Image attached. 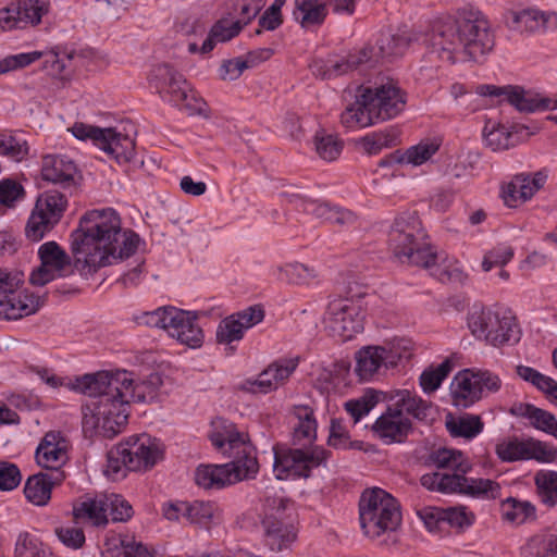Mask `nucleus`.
I'll return each instance as SVG.
<instances>
[{
	"label": "nucleus",
	"instance_id": "f257e3e1",
	"mask_svg": "<svg viewBox=\"0 0 557 557\" xmlns=\"http://www.w3.org/2000/svg\"><path fill=\"white\" fill-rule=\"evenodd\" d=\"M71 237L74 267L84 275L123 262L146 247L135 231L122 227L121 218L112 208L85 213Z\"/></svg>",
	"mask_w": 557,
	"mask_h": 557
},
{
	"label": "nucleus",
	"instance_id": "f03ea898",
	"mask_svg": "<svg viewBox=\"0 0 557 557\" xmlns=\"http://www.w3.org/2000/svg\"><path fill=\"white\" fill-rule=\"evenodd\" d=\"M71 391L90 398L94 408L96 432L111 438L126 424L132 404L163 401L166 392L161 385H69Z\"/></svg>",
	"mask_w": 557,
	"mask_h": 557
},
{
	"label": "nucleus",
	"instance_id": "7ed1b4c3",
	"mask_svg": "<svg viewBox=\"0 0 557 557\" xmlns=\"http://www.w3.org/2000/svg\"><path fill=\"white\" fill-rule=\"evenodd\" d=\"M406 101V94L393 82L368 87L343 111L341 122L348 129L363 128L396 117Z\"/></svg>",
	"mask_w": 557,
	"mask_h": 557
},
{
	"label": "nucleus",
	"instance_id": "20e7f679",
	"mask_svg": "<svg viewBox=\"0 0 557 557\" xmlns=\"http://www.w3.org/2000/svg\"><path fill=\"white\" fill-rule=\"evenodd\" d=\"M388 246L394 257L404 264L428 265L431 244L419 216L413 212L399 214L391 226Z\"/></svg>",
	"mask_w": 557,
	"mask_h": 557
},
{
	"label": "nucleus",
	"instance_id": "39448f33",
	"mask_svg": "<svg viewBox=\"0 0 557 557\" xmlns=\"http://www.w3.org/2000/svg\"><path fill=\"white\" fill-rule=\"evenodd\" d=\"M150 83L165 102L185 110L189 115H207V102L172 65H156L150 73Z\"/></svg>",
	"mask_w": 557,
	"mask_h": 557
},
{
	"label": "nucleus",
	"instance_id": "423d86ee",
	"mask_svg": "<svg viewBox=\"0 0 557 557\" xmlns=\"http://www.w3.org/2000/svg\"><path fill=\"white\" fill-rule=\"evenodd\" d=\"M359 520L363 533L377 537L395 531L401 521L397 500L380 487L366 490L359 500Z\"/></svg>",
	"mask_w": 557,
	"mask_h": 557
},
{
	"label": "nucleus",
	"instance_id": "0eeeda50",
	"mask_svg": "<svg viewBox=\"0 0 557 557\" xmlns=\"http://www.w3.org/2000/svg\"><path fill=\"white\" fill-rule=\"evenodd\" d=\"M468 326L473 336L494 347L516 345L522 335L509 309H475L469 313Z\"/></svg>",
	"mask_w": 557,
	"mask_h": 557
},
{
	"label": "nucleus",
	"instance_id": "6e6552de",
	"mask_svg": "<svg viewBox=\"0 0 557 557\" xmlns=\"http://www.w3.org/2000/svg\"><path fill=\"white\" fill-rule=\"evenodd\" d=\"M431 462L441 469H449L453 473L432 472L421 476V484L430 490L444 494L463 493L466 474L472 465L460 451L449 448H440L430 456Z\"/></svg>",
	"mask_w": 557,
	"mask_h": 557
},
{
	"label": "nucleus",
	"instance_id": "1a4fd4ad",
	"mask_svg": "<svg viewBox=\"0 0 557 557\" xmlns=\"http://www.w3.org/2000/svg\"><path fill=\"white\" fill-rule=\"evenodd\" d=\"M411 357L409 342L394 341L385 346H366L355 356L356 373L362 381L380 380L388 370Z\"/></svg>",
	"mask_w": 557,
	"mask_h": 557
},
{
	"label": "nucleus",
	"instance_id": "9d476101",
	"mask_svg": "<svg viewBox=\"0 0 557 557\" xmlns=\"http://www.w3.org/2000/svg\"><path fill=\"white\" fill-rule=\"evenodd\" d=\"M24 274L0 269V320H17L36 313L44 299L23 289Z\"/></svg>",
	"mask_w": 557,
	"mask_h": 557
},
{
	"label": "nucleus",
	"instance_id": "9b49d317",
	"mask_svg": "<svg viewBox=\"0 0 557 557\" xmlns=\"http://www.w3.org/2000/svg\"><path fill=\"white\" fill-rule=\"evenodd\" d=\"M72 135L79 140H91L92 144L106 152L120 165H126L134 162L135 141L124 133L115 128H101L98 126L76 122L69 128Z\"/></svg>",
	"mask_w": 557,
	"mask_h": 557
},
{
	"label": "nucleus",
	"instance_id": "f8f14e48",
	"mask_svg": "<svg viewBox=\"0 0 557 557\" xmlns=\"http://www.w3.org/2000/svg\"><path fill=\"white\" fill-rule=\"evenodd\" d=\"M244 453L246 455L236 456L225 465H200L195 471L196 484L203 488L219 490L252 478L258 472L257 458L249 455V449Z\"/></svg>",
	"mask_w": 557,
	"mask_h": 557
},
{
	"label": "nucleus",
	"instance_id": "ddd939ff",
	"mask_svg": "<svg viewBox=\"0 0 557 557\" xmlns=\"http://www.w3.org/2000/svg\"><path fill=\"white\" fill-rule=\"evenodd\" d=\"M461 55L479 62L495 47V35L486 16L474 10L465 12L460 18Z\"/></svg>",
	"mask_w": 557,
	"mask_h": 557
},
{
	"label": "nucleus",
	"instance_id": "4468645a",
	"mask_svg": "<svg viewBox=\"0 0 557 557\" xmlns=\"http://www.w3.org/2000/svg\"><path fill=\"white\" fill-rule=\"evenodd\" d=\"M73 513L76 520L88 521L95 527L107 525L111 516L113 522H125L133 515L131 504L119 494H102L95 498H88L74 507Z\"/></svg>",
	"mask_w": 557,
	"mask_h": 557
},
{
	"label": "nucleus",
	"instance_id": "2eb2a0df",
	"mask_svg": "<svg viewBox=\"0 0 557 557\" xmlns=\"http://www.w3.org/2000/svg\"><path fill=\"white\" fill-rule=\"evenodd\" d=\"M67 207L65 196L55 190L41 194L26 225V236L38 242L59 223Z\"/></svg>",
	"mask_w": 557,
	"mask_h": 557
},
{
	"label": "nucleus",
	"instance_id": "dca6fc26",
	"mask_svg": "<svg viewBox=\"0 0 557 557\" xmlns=\"http://www.w3.org/2000/svg\"><path fill=\"white\" fill-rule=\"evenodd\" d=\"M324 323L331 336L346 342L363 331V314L355 300L338 298L330 301Z\"/></svg>",
	"mask_w": 557,
	"mask_h": 557
},
{
	"label": "nucleus",
	"instance_id": "f3484780",
	"mask_svg": "<svg viewBox=\"0 0 557 557\" xmlns=\"http://www.w3.org/2000/svg\"><path fill=\"white\" fill-rule=\"evenodd\" d=\"M327 458V451L315 447L310 450H274V472L278 480L308 478L312 468L319 467Z\"/></svg>",
	"mask_w": 557,
	"mask_h": 557
},
{
	"label": "nucleus",
	"instance_id": "a211bd4d",
	"mask_svg": "<svg viewBox=\"0 0 557 557\" xmlns=\"http://www.w3.org/2000/svg\"><path fill=\"white\" fill-rule=\"evenodd\" d=\"M475 91L482 97L503 98L520 112L557 110V95L555 97H547L527 91L518 86H495L490 84L479 85Z\"/></svg>",
	"mask_w": 557,
	"mask_h": 557
},
{
	"label": "nucleus",
	"instance_id": "6ab92c4d",
	"mask_svg": "<svg viewBox=\"0 0 557 557\" xmlns=\"http://www.w3.org/2000/svg\"><path fill=\"white\" fill-rule=\"evenodd\" d=\"M38 257L40 264L29 275V282L34 286H45L73 272L70 256L53 240L40 245Z\"/></svg>",
	"mask_w": 557,
	"mask_h": 557
},
{
	"label": "nucleus",
	"instance_id": "aec40b11",
	"mask_svg": "<svg viewBox=\"0 0 557 557\" xmlns=\"http://www.w3.org/2000/svg\"><path fill=\"white\" fill-rule=\"evenodd\" d=\"M460 20H440L433 23L425 34L424 44L430 53H435L441 60L454 63L461 55Z\"/></svg>",
	"mask_w": 557,
	"mask_h": 557
},
{
	"label": "nucleus",
	"instance_id": "412c9836",
	"mask_svg": "<svg viewBox=\"0 0 557 557\" xmlns=\"http://www.w3.org/2000/svg\"><path fill=\"white\" fill-rule=\"evenodd\" d=\"M369 51H350L346 54L330 53L325 58H314L310 70L315 77L333 79L346 75L369 62Z\"/></svg>",
	"mask_w": 557,
	"mask_h": 557
},
{
	"label": "nucleus",
	"instance_id": "4be33fe9",
	"mask_svg": "<svg viewBox=\"0 0 557 557\" xmlns=\"http://www.w3.org/2000/svg\"><path fill=\"white\" fill-rule=\"evenodd\" d=\"M49 10L48 0H21L0 10V28L11 30L37 25Z\"/></svg>",
	"mask_w": 557,
	"mask_h": 557
},
{
	"label": "nucleus",
	"instance_id": "5701e85b",
	"mask_svg": "<svg viewBox=\"0 0 557 557\" xmlns=\"http://www.w3.org/2000/svg\"><path fill=\"white\" fill-rule=\"evenodd\" d=\"M209 438L212 445L224 455L235 459L236 456L246 455L244 450L249 448V455L255 456L252 446L246 436L239 433L232 422L223 418H216L211 422Z\"/></svg>",
	"mask_w": 557,
	"mask_h": 557
},
{
	"label": "nucleus",
	"instance_id": "b1692460",
	"mask_svg": "<svg viewBox=\"0 0 557 557\" xmlns=\"http://www.w3.org/2000/svg\"><path fill=\"white\" fill-rule=\"evenodd\" d=\"M124 454L127 456L131 471H141L152 468L162 456L161 449L147 434L133 435L121 442Z\"/></svg>",
	"mask_w": 557,
	"mask_h": 557
},
{
	"label": "nucleus",
	"instance_id": "393cba45",
	"mask_svg": "<svg viewBox=\"0 0 557 557\" xmlns=\"http://www.w3.org/2000/svg\"><path fill=\"white\" fill-rule=\"evenodd\" d=\"M263 318L264 311L260 306H252L224 318L216 327L218 343L228 345L240 341L245 332L260 323Z\"/></svg>",
	"mask_w": 557,
	"mask_h": 557
},
{
	"label": "nucleus",
	"instance_id": "a878e982",
	"mask_svg": "<svg viewBox=\"0 0 557 557\" xmlns=\"http://www.w3.org/2000/svg\"><path fill=\"white\" fill-rule=\"evenodd\" d=\"M547 174L537 171L534 174L520 173L503 186L502 198L509 208L530 200L546 183Z\"/></svg>",
	"mask_w": 557,
	"mask_h": 557
},
{
	"label": "nucleus",
	"instance_id": "bb28decb",
	"mask_svg": "<svg viewBox=\"0 0 557 557\" xmlns=\"http://www.w3.org/2000/svg\"><path fill=\"white\" fill-rule=\"evenodd\" d=\"M166 332L180 343L198 348L203 343V332L197 324V314L193 311H185L173 307Z\"/></svg>",
	"mask_w": 557,
	"mask_h": 557
},
{
	"label": "nucleus",
	"instance_id": "cd10ccee",
	"mask_svg": "<svg viewBox=\"0 0 557 557\" xmlns=\"http://www.w3.org/2000/svg\"><path fill=\"white\" fill-rule=\"evenodd\" d=\"M410 37L406 32L398 30L393 33L391 30L381 32L374 46H366L361 50L369 51L368 65H373L384 60H392L403 55L408 49Z\"/></svg>",
	"mask_w": 557,
	"mask_h": 557
},
{
	"label": "nucleus",
	"instance_id": "c85d7f7f",
	"mask_svg": "<svg viewBox=\"0 0 557 557\" xmlns=\"http://www.w3.org/2000/svg\"><path fill=\"white\" fill-rule=\"evenodd\" d=\"M529 135L528 127L520 124L507 125L487 121L483 128L484 141L493 151H503L515 147Z\"/></svg>",
	"mask_w": 557,
	"mask_h": 557
},
{
	"label": "nucleus",
	"instance_id": "c756f323",
	"mask_svg": "<svg viewBox=\"0 0 557 557\" xmlns=\"http://www.w3.org/2000/svg\"><path fill=\"white\" fill-rule=\"evenodd\" d=\"M510 29L518 32H546L557 28V13L536 9L510 11L506 17Z\"/></svg>",
	"mask_w": 557,
	"mask_h": 557
},
{
	"label": "nucleus",
	"instance_id": "7c9ffc66",
	"mask_svg": "<svg viewBox=\"0 0 557 557\" xmlns=\"http://www.w3.org/2000/svg\"><path fill=\"white\" fill-rule=\"evenodd\" d=\"M374 434L384 443H400L411 430V422L400 409L388 407L372 426Z\"/></svg>",
	"mask_w": 557,
	"mask_h": 557
},
{
	"label": "nucleus",
	"instance_id": "2f4dec72",
	"mask_svg": "<svg viewBox=\"0 0 557 557\" xmlns=\"http://www.w3.org/2000/svg\"><path fill=\"white\" fill-rule=\"evenodd\" d=\"M36 460L49 472L61 471L67 460L66 442L58 433H47L36 449Z\"/></svg>",
	"mask_w": 557,
	"mask_h": 557
},
{
	"label": "nucleus",
	"instance_id": "473e14b6",
	"mask_svg": "<svg viewBox=\"0 0 557 557\" xmlns=\"http://www.w3.org/2000/svg\"><path fill=\"white\" fill-rule=\"evenodd\" d=\"M76 164L66 156L48 154L42 158L41 176L45 181L71 186L75 183Z\"/></svg>",
	"mask_w": 557,
	"mask_h": 557
},
{
	"label": "nucleus",
	"instance_id": "72a5a7b5",
	"mask_svg": "<svg viewBox=\"0 0 557 557\" xmlns=\"http://www.w3.org/2000/svg\"><path fill=\"white\" fill-rule=\"evenodd\" d=\"M441 146L442 140L437 137L424 138L418 144L407 148L404 152L400 150L394 151L387 162L420 166L430 161L440 150Z\"/></svg>",
	"mask_w": 557,
	"mask_h": 557
},
{
	"label": "nucleus",
	"instance_id": "f704fd0d",
	"mask_svg": "<svg viewBox=\"0 0 557 557\" xmlns=\"http://www.w3.org/2000/svg\"><path fill=\"white\" fill-rule=\"evenodd\" d=\"M64 479L62 471L40 472L26 481L24 493L26 498L36 506H45L51 498L52 487Z\"/></svg>",
	"mask_w": 557,
	"mask_h": 557
},
{
	"label": "nucleus",
	"instance_id": "c9c22d12",
	"mask_svg": "<svg viewBox=\"0 0 557 557\" xmlns=\"http://www.w3.org/2000/svg\"><path fill=\"white\" fill-rule=\"evenodd\" d=\"M262 519L264 543L273 552H282L290 547L296 540V529L293 521Z\"/></svg>",
	"mask_w": 557,
	"mask_h": 557
},
{
	"label": "nucleus",
	"instance_id": "e433bc0d",
	"mask_svg": "<svg viewBox=\"0 0 557 557\" xmlns=\"http://www.w3.org/2000/svg\"><path fill=\"white\" fill-rule=\"evenodd\" d=\"M426 269L432 276L442 283H462L466 274L459 262L444 252L437 253L430 249V262L428 265H420Z\"/></svg>",
	"mask_w": 557,
	"mask_h": 557
},
{
	"label": "nucleus",
	"instance_id": "4c0bfd02",
	"mask_svg": "<svg viewBox=\"0 0 557 557\" xmlns=\"http://www.w3.org/2000/svg\"><path fill=\"white\" fill-rule=\"evenodd\" d=\"M301 357L299 355L281 357L272 361L259 375L258 380L248 383H281L292 379Z\"/></svg>",
	"mask_w": 557,
	"mask_h": 557
},
{
	"label": "nucleus",
	"instance_id": "58836bf2",
	"mask_svg": "<svg viewBox=\"0 0 557 557\" xmlns=\"http://www.w3.org/2000/svg\"><path fill=\"white\" fill-rule=\"evenodd\" d=\"M293 413L297 419L294 426L293 442L296 445L312 443L317 437V421L312 408L308 406H295Z\"/></svg>",
	"mask_w": 557,
	"mask_h": 557
},
{
	"label": "nucleus",
	"instance_id": "ea45409f",
	"mask_svg": "<svg viewBox=\"0 0 557 557\" xmlns=\"http://www.w3.org/2000/svg\"><path fill=\"white\" fill-rule=\"evenodd\" d=\"M29 154V145L20 131H0V157H5L14 162H22Z\"/></svg>",
	"mask_w": 557,
	"mask_h": 557
},
{
	"label": "nucleus",
	"instance_id": "a19ab883",
	"mask_svg": "<svg viewBox=\"0 0 557 557\" xmlns=\"http://www.w3.org/2000/svg\"><path fill=\"white\" fill-rule=\"evenodd\" d=\"M503 519L512 524H523L536 520V508L529 500L508 497L500 506Z\"/></svg>",
	"mask_w": 557,
	"mask_h": 557
},
{
	"label": "nucleus",
	"instance_id": "79ce46f5",
	"mask_svg": "<svg viewBox=\"0 0 557 557\" xmlns=\"http://www.w3.org/2000/svg\"><path fill=\"white\" fill-rule=\"evenodd\" d=\"M445 425L453 437L471 440L483 431L484 423L479 416L466 413L458 417L447 414Z\"/></svg>",
	"mask_w": 557,
	"mask_h": 557
},
{
	"label": "nucleus",
	"instance_id": "37998d69",
	"mask_svg": "<svg viewBox=\"0 0 557 557\" xmlns=\"http://www.w3.org/2000/svg\"><path fill=\"white\" fill-rule=\"evenodd\" d=\"M219 519L220 510L215 504L203 500L187 502L186 521L188 523L209 530L218 523Z\"/></svg>",
	"mask_w": 557,
	"mask_h": 557
},
{
	"label": "nucleus",
	"instance_id": "c03bdc74",
	"mask_svg": "<svg viewBox=\"0 0 557 557\" xmlns=\"http://www.w3.org/2000/svg\"><path fill=\"white\" fill-rule=\"evenodd\" d=\"M389 400L395 409L405 410L412 417L422 420L426 418L430 406L421 398L411 395L407 389L395 391L391 394Z\"/></svg>",
	"mask_w": 557,
	"mask_h": 557
},
{
	"label": "nucleus",
	"instance_id": "a18cd8bd",
	"mask_svg": "<svg viewBox=\"0 0 557 557\" xmlns=\"http://www.w3.org/2000/svg\"><path fill=\"white\" fill-rule=\"evenodd\" d=\"M242 30L240 23L219 20L210 29V33L201 46V53L206 54L213 50L216 42H225L234 38Z\"/></svg>",
	"mask_w": 557,
	"mask_h": 557
},
{
	"label": "nucleus",
	"instance_id": "49530a36",
	"mask_svg": "<svg viewBox=\"0 0 557 557\" xmlns=\"http://www.w3.org/2000/svg\"><path fill=\"white\" fill-rule=\"evenodd\" d=\"M69 383H134V379L128 371L110 367L92 373L77 375L74 381L70 380Z\"/></svg>",
	"mask_w": 557,
	"mask_h": 557
},
{
	"label": "nucleus",
	"instance_id": "de8ad7c7",
	"mask_svg": "<svg viewBox=\"0 0 557 557\" xmlns=\"http://www.w3.org/2000/svg\"><path fill=\"white\" fill-rule=\"evenodd\" d=\"M536 493L547 507L557 505V471L540 470L534 475Z\"/></svg>",
	"mask_w": 557,
	"mask_h": 557
},
{
	"label": "nucleus",
	"instance_id": "09e8293b",
	"mask_svg": "<svg viewBox=\"0 0 557 557\" xmlns=\"http://www.w3.org/2000/svg\"><path fill=\"white\" fill-rule=\"evenodd\" d=\"M519 413L528 418L535 429L557 438V419L553 413L530 404L521 405L519 407Z\"/></svg>",
	"mask_w": 557,
	"mask_h": 557
},
{
	"label": "nucleus",
	"instance_id": "8fccbe9b",
	"mask_svg": "<svg viewBox=\"0 0 557 557\" xmlns=\"http://www.w3.org/2000/svg\"><path fill=\"white\" fill-rule=\"evenodd\" d=\"M398 143V133L393 127L366 135L361 139L364 151L369 154H377L384 148H391Z\"/></svg>",
	"mask_w": 557,
	"mask_h": 557
},
{
	"label": "nucleus",
	"instance_id": "3c124183",
	"mask_svg": "<svg viewBox=\"0 0 557 557\" xmlns=\"http://www.w3.org/2000/svg\"><path fill=\"white\" fill-rule=\"evenodd\" d=\"M128 471L131 468H128L127 456L119 443L107 453L103 474L112 481H117L125 478Z\"/></svg>",
	"mask_w": 557,
	"mask_h": 557
},
{
	"label": "nucleus",
	"instance_id": "603ef678",
	"mask_svg": "<svg viewBox=\"0 0 557 557\" xmlns=\"http://www.w3.org/2000/svg\"><path fill=\"white\" fill-rule=\"evenodd\" d=\"M108 550L121 549L123 557H152L146 546L127 535H112L106 539Z\"/></svg>",
	"mask_w": 557,
	"mask_h": 557
},
{
	"label": "nucleus",
	"instance_id": "864d4df0",
	"mask_svg": "<svg viewBox=\"0 0 557 557\" xmlns=\"http://www.w3.org/2000/svg\"><path fill=\"white\" fill-rule=\"evenodd\" d=\"M293 503L283 496H267L263 503L262 519L293 521Z\"/></svg>",
	"mask_w": 557,
	"mask_h": 557
},
{
	"label": "nucleus",
	"instance_id": "5fc2aeb1",
	"mask_svg": "<svg viewBox=\"0 0 557 557\" xmlns=\"http://www.w3.org/2000/svg\"><path fill=\"white\" fill-rule=\"evenodd\" d=\"M382 398H385L384 393L376 389H369L362 397L347 401L345 409L354 419V423H357L363 416H367Z\"/></svg>",
	"mask_w": 557,
	"mask_h": 557
},
{
	"label": "nucleus",
	"instance_id": "6e6d98bb",
	"mask_svg": "<svg viewBox=\"0 0 557 557\" xmlns=\"http://www.w3.org/2000/svg\"><path fill=\"white\" fill-rule=\"evenodd\" d=\"M498 458L506 462L527 460L528 438L511 437L502 441L495 448Z\"/></svg>",
	"mask_w": 557,
	"mask_h": 557
},
{
	"label": "nucleus",
	"instance_id": "4d7b16f0",
	"mask_svg": "<svg viewBox=\"0 0 557 557\" xmlns=\"http://www.w3.org/2000/svg\"><path fill=\"white\" fill-rule=\"evenodd\" d=\"M14 557H52V555L36 536L24 532L16 539Z\"/></svg>",
	"mask_w": 557,
	"mask_h": 557
},
{
	"label": "nucleus",
	"instance_id": "13d9d810",
	"mask_svg": "<svg viewBox=\"0 0 557 557\" xmlns=\"http://www.w3.org/2000/svg\"><path fill=\"white\" fill-rule=\"evenodd\" d=\"M314 147L321 159L333 161L341 154L343 143L336 136L321 132L314 136Z\"/></svg>",
	"mask_w": 557,
	"mask_h": 557
},
{
	"label": "nucleus",
	"instance_id": "bf43d9fd",
	"mask_svg": "<svg viewBox=\"0 0 557 557\" xmlns=\"http://www.w3.org/2000/svg\"><path fill=\"white\" fill-rule=\"evenodd\" d=\"M499 484L490 479H470L466 476L462 494L496 498L499 495Z\"/></svg>",
	"mask_w": 557,
	"mask_h": 557
},
{
	"label": "nucleus",
	"instance_id": "052dcab7",
	"mask_svg": "<svg viewBox=\"0 0 557 557\" xmlns=\"http://www.w3.org/2000/svg\"><path fill=\"white\" fill-rule=\"evenodd\" d=\"M326 4L327 3L298 8L294 10L293 15L304 28L321 25L327 15Z\"/></svg>",
	"mask_w": 557,
	"mask_h": 557
},
{
	"label": "nucleus",
	"instance_id": "680f3d73",
	"mask_svg": "<svg viewBox=\"0 0 557 557\" xmlns=\"http://www.w3.org/2000/svg\"><path fill=\"white\" fill-rule=\"evenodd\" d=\"M453 404L468 408L482 397V385H450Z\"/></svg>",
	"mask_w": 557,
	"mask_h": 557
},
{
	"label": "nucleus",
	"instance_id": "e2e57ef3",
	"mask_svg": "<svg viewBox=\"0 0 557 557\" xmlns=\"http://www.w3.org/2000/svg\"><path fill=\"white\" fill-rule=\"evenodd\" d=\"M450 383H500V377L487 369L467 368L458 371Z\"/></svg>",
	"mask_w": 557,
	"mask_h": 557
},
{
	"label": "nucleus",
	"instance_id": "0e129e2a",
	"mask_svg": "<svg viewBox=\"0 0 557 557\" xmlns=\"http://www.w3.org/2000/svg\"><path fill=\"white\" fill-rule=\"evenodd\" d=\"M536 460L542 463H550L557 460V448L545 442L528 438L527 460Z\"/></svg>",
	"mask_w": 557,
	"mask_h": 557
},
{
	"label": "nucleus",
	"instance_id": "69168bd1",
	"mask_svg": "<svg viewBox=\"0 0 557 557\" xmlns=\"http://www.w3.org/2000/svg\"><path fill=\"white\" fill-rule=\"evenodd\" d=\"M513 255L515 251L511 246L499 244L485 253L482 261V269L488 272L494 267H504L513 258Z\"/></svg>",
	"mask_w": 557,
	"mask_h": 557
},
{
	"label": "nucleus",
	"instance_id": "338daca9",
	"mask_svg": "<svg viewBox=\"0 0 557 557\" xmlns=\"http://www.w3.org/2000/svg\"><path fill=\"white\" fill-rule=\"evenodd\" d=\"M455 362L451 357L446 358L440 364H430L423 370L419 377V383H442L454 370Z\"/></svg>",
	"mask_w": 557,
	"mask_h": 557
},
{
	"label": "nucleus",
	"instance_id": "774afa93",
	"mask_svg": "<svg viewBox=\"0 0 557 557\" xmlns=\"http://www.w3.org/2000/svg\"><path fill=\"white\" fill-rule=\"evenodd\" d=\"M24 197L23 186L12 178L0 181V207L12 208Z\"/></svg>",
	"mask_w": 557,
	"mask_h": 557
}]
</instances>
